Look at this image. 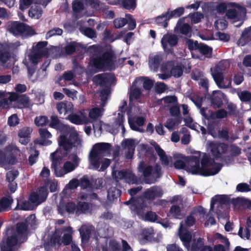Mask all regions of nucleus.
Returning a JSON list of instances; mask_svg holds the SVG:
<instances>
[{
	"label": "nucleus",
	"mask_w": 251,
	"mask_h": 251,
	"mask_svg": "<svg viewBox=\"0 0 251 251\" xmlns=\"http://www.w3.org/2000/svg\"><path fill=\"white\" fill-rule=\"evenodd\" d=\"M184 122L185 123V125L189 127L192 129L198 131V127H199V125L194 123L191 117H186L184 119Z\"/></svg>",
	"instance_id": "nucleus-59"
},
{
	"label": "nucleus",
	"mask_w": 251,
	"mask_h": 251,
	"mask_svg": "<svg viewBox=\"0 0 251 251\" xmlns=\"http://www.w3.org/2000/svg\"><path fill=\"white\" fill-rule=\"evenodd\" d=\"M86 110L79 111L76 113H70L68 119L73 124L75 125H82L89 123V120L86 116Z\"/></svg>",
	"instance_id": "nucleus-14"
},
{
	"label": "nucleus",
	"mask_w": 251,
	"mask_h": 251,
	"mask_svg": "<svg viewBox=\"0 0 251 251\" xmlns=\"http://www.w3.org/2000/svg\"><path fill=\"white\" fill-rule=\"evenodd\" d=\"M103 107L101 106V107H95L90 110L89 117H87L89 120V123L99 120L98 118L101 116L104 110Z\"/></svg>",
	"instance_id": "nucleus-31"
},
{
	"label": "nucleus",
	"mask_w": 251,
	"mask_h": 251,
	"mask_svg": "<svg viewBox=\"0 0 251 251\" xmlns=\"http://www.w3.org/2000/svg\"><path fill=\"white\" fill-rule=\"evenodd\" d=\"M198 50L202 54L206 55L208 57L210 55L212 52V49L203 44H200Z\"/></svg>",
	"instance_id": "nucleus-54"
},
{
	"label": "nucleus",
	"mask_w": 251,
	"mask_h": 251,
	"mask_svg": "<svg viewBox=\"0 0 251 251\" xmlns=\"http://www.w3.org/2000/svg\"><path fill=\"white\" fill-rule=\"evenodd\" d=\"M101 50L100 47L96 45L92 46L88 49L90 52L94 53L91 61L98 69L103 70L110 69L114 65L113 56L109 52L101 54Z\"/></svg>",
	"instance_id": "nucleus-5"
},
{
	"label": "nucleus",
	"mask_w": 251,
	"mask_h": 251,
	"mask_svg": "<svg viewBox=\"0 0 251 251\" xmlns=\"http://www.w3.org/2000/svg\"><path fill=\"white\" fill-rule=\"evenodd\" d=\"M77 210V206L73 202L67 203L64 207L63 205L59 204L58 206V210L61 215H64L65 211L68 213H73L75 211Z\"/></svg>",
	"instance_id": "nucleus-35"
},
{
	"label": "nucleus",
	"mask_w": 251,
	"mask_h": 251,
	"mask_svg": "<svg viewBox=\"0 0 251 251\" xmlns=\"http://www.w3.org/2000/svg\"><path fill=\"white\" fill-rule=\"evenodd\" d=\"M39 152L37 150H30V155L28 157V162L30 165L34 164L37 161Z\"/></svg>",
	"instance_id": "nucleus-62"
},
{
	"label": "nucleus",
	"mask_w": 251,
	"mask_h": 251,
	"mask_svg": "<svg viewBox=\"0 0 251 251\" xmlns=\"http://www.w3.org/2000/svg\"><path fill=\"white\" fill-rule=\"evenodd\" d=\"M154 234V231L152 227L143 229L141 233V238L145 241H151Z\"/></svg>",
	"instance_id": "nucleus-43"
},
{
	"label": "nucleus",
	"mask_w": 251,
	"mask_h": 251,
	"mask_svg": "<svg viewBox=\"0 0 251 251\" xmlns=\"http://www.w3.org/2000/svg\"><path fill=\"white\" fill-rule=\"evenodd\" d=\"M154 148L156 152L160 157V159L162 162V164L165 166H169L170 165V161L171 159V157L168 156L165 151L160 148V147L155 143Z\"/></svg>",
	"instance_id": "nucleus-34"
},
{
	"label": "nucleus",
	"mask_w": 251,
	"mask_h": 251,
	"mask_svg": "<svg viewBox=\"0 0 251 251\" xmlns=\"http://www.w3.org/2000/svg\"><path fill=\"white\" fill-rule=\"evenodd\" d=\"M47 45V42H39L35 46L33 47V51L39 54V55L45 56L47 53L46 49L45 48Z\"/></svg>",
	"instance_id": "nucleus-41"
},
{
	"label": "nucleus",
	"mask_w": 251,
	"mask_h": 251,
	"mask_svg": "<svg viewBox=\"0 0 251 251\" xmlns=\"http://www.w3.org/2000/svg\"><path fill=\"white\" fill-rule=\"evenodd\" d=\"M179 234L181 240L182 241L184 246L189 250V243L192 239V235L190 232L187 231H183L182 230V224L180 223L179 228Z\"/></svg>",
	"instance_id": "nucleus-29"
},
{
	"label": "nucleus",
	"mask_w": 251,
	"mask_h": 251,
	"mask_svg": "<svg viewBox=\"0 0 251 251\" xmlns=\"http://www.w3.org/2000/svg\"><path fill=\"white\" fill-rule=\"evenodd\" d=\"M180 122L178 119L170 118L167 120L165 126L169 130H172L179 125Z\"/></svg>",
	"instance_id": "nucleus-46"
},
{
	"label": "nucleus",
	"mask_w": 251,
	"mask_h": 251,
	"mask_svg": "<svg viewBox=\"0 0 251 251\" xmlns=\"http://www.w3.org/2000/svg\"><path fill=\"white\" fill-rule=\"evenodd\" d=\"M209 147L213 155L217 157L226 152L227 150L226 145L224 143L211 142L209 143Z\"/></svg>",
	"instance_id": "nucleus-26"
},
{
	"label": "nucleus",
	"mask_w": 251,
	"mask_h": 251,
	"mask_svg": "<svg viewBox=\"0 0 251 251\" xmlns=\"http://www.w3.org/2000/svg\"><path fill=\"white\" fill-rule=\"evenodd\" d=\"M166 64L172 76L177 78L182 75L183 68L181 64L172 61L168 62Z\"/></svg>",
	"instance_id": "nucleus-23"
},
{
	"label": "nucleus",
	"mask_w": 251,
	"mask_h": 251,
	"mask_svg": "<svg viewBox=\"0 0 251 251\" xmlns=\"http://www.w3.org/2000/svg\"><path fill=\"white\" fill-rule=\"evenodd\" d=\"M126 173V171H124V170H121V171L113 170L112 172L113 177L117 181H119V180H121V179L125 180Z\"/></svg>",
	"instance_id": "nucleus-60"
},
{
	"label": "nucleus",
	"mask_w": 251,
	"mask_h": 251,
	"mask_svg": "<svg viewBox=\"0 0 251 251\" xmlns=\"http://www.w3.org/2000/svg\"><path fill=\"white\" fill-rule=\"evenodd\" d=\"M161 71L162 72V74L157 75L159 78L162 80H165L172 76L171 73L169 70L166 63L162 65L161 67Z\"/></svg>",
	"instance_id": "nucleus-48"
},
{
	"label": "nucleus",
	"mask_w": 251,
	"mask_h": 251,
	"mask_svg": "<svg viewBox=\"0 0 251 251\" xmlns=\"http://www.w3.org/2000/svg\"><path fill=\"white\" fill-rule=\"evenodd\" d=\"M110 94V90L109 88H106L101 90L100 92V98L102 101L101 106L104 107L105 105V101L108 99V97Z\"/></svg>",
	"instance_id": "nucleus-58"
},
{
	"label": "nucleus",
	"mask_w": 251,
	"mask_h": 251,
	"mask_svg": "<svg viewBox=\"0 0 251 251\" xmlns=\"http://www.w3.org/2000/svg\"><path fill=\"white\" fill-rule=\"evenodd\" d=\"M114 78L113 75L111 74H102L95 75L93 77V81L100 86H105L112 81Z\"/></svg>",
	"instance_id": "nucleus-20"
},
{
	"label": "nucleus",
	"mask_w": 251,
	"mask_h": 251,
	"mask_svg": "<svg viewBox=\"0 0 251 251\" xmlns=\"http://www.w3.org/2000/svg\"><path fill=\"white\" fill-rule=\"evenodd\" d=\"M138 142L136 140L126 139L122 142L123 146L127 150L126 152V157L128 159L132 158L135 151V148Z\"/></svg>",
	"instance_id": "nucleus-18"
},
{
	"label": "nucleus",
	"mask_w": 251,
	"mask_h": 251,
	"mask_svg": "<svg viewBox=\"0 0 251 251\" xmlns=\"http://www.w3.org/2000/svg\"><path fill=\"white\" fill-rule=\"evenodd\" d=\"M177 98L175 96H168L161 99V101L166 107H171L177 103Z\"/></svg>",
	"instance_id": "nucleus-50"
},
{
	"label": "nucleus",
	"mask_w": 251,
	"mask_h": 251,
	"mask_svg": "<svg viewBox=\"0 0 251 251\" xmlns=\"http://www.w3.org/2000/svg\"><path fill=\"white\" fill-rule=\"evenodd\" d=\"M178 37L173 34H165L161 40L162 47L165 50H169L171 48L176 46L178 43Z\"/></svg>",
	"instance_id": "nucleus-15"
},
{
	"label": "nucleus",
	"mask_w": 251,
	"mask_h": 251,
	"mask_svg": "<svg viewBox=\"0 0 251 251\" xmlns=\"http://www.w3.org/2000/svg\"><path fill=\"white\" fill-rule=\"evenodd\" d=\"M90 207L89 203L85 202L79 201L77 205V210H76V214L79 215L81 213H83L87 212Z\"/></svg>",
	"instance_id": "nucleus-49"
},
{
	"label": "nucleus",
	"mask_w": 251,
	"mask_h": 251,
	"mask_svg": "<svg viewBox=\"0 0 251 251\" xmlns=\"http://www.w3.org/2000/svg\"><path fill=\"white\" fill-rule=\"evenodd\" d=\"M204 245V240L201 238L194 239L191 248V251H200Z\"/></svg>",
	"instance_id": "nucleus-45"
},
{
	"label": "nucleus",
	"mask_w": 251,
	"mask_h": 251,
	"mask_svg": "<svg viewBox=\"0 0 251 251\" xmlns=\"http://www.w3.org/2000/svg\"><path fill=\"white\" fill-rule=\"evenodd\" d=\"M84 9L83 0H75L73 3V9L75 12H80Z\"/></svg>",
	"instance_id": "nucleus-56"
},
{
	"label": "nucleus",
	"mask_w": 251,
	"mask_h": 251,
	"mask_svg": "<svg viewBox=\"0 0 251 251\" xmlns=\"http://www.w3.org/2000/svg\"><path fill=\"white\" fill-rule=\"evenodd\" d=\"M107 237H100L99 239H97L98 246L101 248L102 251H103L104 248H106L107 249H109V244L107 243Z\"/></svg>",
	"instance_id": "nucleus-61"
},
{
	"label": "nucleus",
	"mask_w": 251,
	"mask_h": 251,
	"mask_svg": "<svg viewBox=\"0 0 251 251\" xmlns=\"http://www.w3.org/2000/svg\"><path fill=\"white\" fill-rule=\"evenodd\" d=\"M141 94V92L140 89L132 86L131 87L129 99L130 100H133L134 99H138Z\"/></svg>",
	"instance_id": "nucleus-57"
},
{
	"label": "nucleus",
	"mask_w": 251,
	"mask_h": 251,
	"mask_svg": "<svg viewBox=\"0 0 251 251\" xmlns=\"http://www.w3.org/2000/svg\"><path fill=\"white\" fill-rule=\"evenodd\" d=\"M72 228L71 226L63 227L59 229H56L55 233L50 239V244L51 246L57 245L60 246L62 244L64 245H68L72 242Z\"/></svg>",
	"instance_id": "nucleus-8"
},
{
	"label": "nucleus",
	"mask_w": 251,
	"mask_h": 251,
	"mask_svg": "<svg viewBox=\"0 0 251 251\" xmlns=\"http://www.w3.org/2000/svg\"><path fill=\"white\" fill-rule=\"evenodd\" d=\"M41 140L40 141V144L44 146H48L51 144V142L49 139L51 137L50 133L45 128H41L39 130Z\"/></svg>",
	"instance_id": "nucleus-32"
},
{
	"label": "nucleus",
	"mask_w": 251,
	"mask_h": 251,
	"mask_svg": "<svg viewBox=\"0 0 251 251\" xmlns=\"http://www.w3.org/2000/svg\"><path fill=\"white\" fill-rule=\"evenodd\" d=\"M120 148L116 146L113 148L108 143L95 144L90 152L89 162L91 169L104 171L110 165L111 160L104 157H112V159L117 161L120 154Z\"/></svg>",
	"instance_id": "nucleus-3"
},
{
	"label": "nucleus",
	"mask_w": 251,
	"mask_h": 251,
	"mask_svg": "<svg viewBox=\"0 0 251 251\" xmlns=\"http://www.w3.org/2000/svg\"><path fill=\"white\" fill-rule=\"evenodd\" d=\"M164 194L163 189L160 186H153L145 190L143 197L150 201H153L156 199L162 197Z\"/></svg>",
	"instance_id": "nucleus-12"
},
{
	"label": "nucleus",
	"mask_w": 251,
	"mask_h": 251,
	"mask_svg": "<svg viewBox=\"0 0 251 251\" xmlns=\"http://www.w3.org/2000/svg\"><path fill=\"white\" fill-rule=\"evenodd\" d=\"M195 155L184 156L178 154V159L174 163L176 169L185 168L187 172L193 175H200L203 176L215 175L219 173L222 168V165L217 163L205 153L194 151Z\"/></svg>",
	"instance_id": "nucleus-1"
},
{
	"label": "nucleus",
	"mask_w": 251,
	"mask_h": 251,
	"mask_svg": "<svg viewBox=\"0 0 251 251\" xmlns=\"http://www.w3.org/2000/svg\"><path fill=\"white\" fill-rule=\"evenodd\" d=\"M82 241L86 242L95 234V228L91 225H83L79 229Z\"/></svg>",
	"instance_id": "nucleus-22"
},
{
	"label": "nucleus",
	"mask_w": 251,
	"mask_h": 251,
	"mask_svg": "<svg viewBox=\"0 0 251 251\" xmlns=\"http://www.w3.org/2000/svg\"><path fill=\"white\" fill-rule=\"evenodd\" d=\"M175 30H178L180 33L186 36H190L191 34V27L187 24H182V21L179 20L175 29Z\"/></svg>",
	"instance_id": "nucleus-37"
},
{
	"label": "nucleus",
	"mask_w": 251,
	"mask_h": 251,
	"mask_svg": "<svg viewBox=\"0 0 251 251\" xmlns=\"http://www.w3.org/2000/svg\"><path fill=\"white\" fill-rule=\"evenodd\" d=\"M12 99L22 105L23 107H26L29 105L30 100L28 97L25 95H19L15 93H12Z\"/></svg>",
	"instance_id": "nucleus-33"
},
{
	"label": "nucleus",
	"mask_w": 251,
	"mask_h": 251,
	"mask_svg": "<svg viewBox=\"0 0 251 251\" xmlns=\"http://www.w3.org/2000/svg\"><path fill=\"white\" fill-rule=\"evenodd\" d=\"M19 175V172L17 170H12L8 172L6 175V179L8 182L14 181V180Z\"/></svg>",
	"instance_id": "nucleus-64"
},
{
	"label": "nucleus",
	"mask_w": 251,
	"mask_h": 251,
	"mask_svg": "<svg viewBox=\"0 0 251 251\" xmlns=\"http://www.w3.org/2000/svg\"><path fill=\"white\" fill-rule=\"evenodd\" d=\"M51 121L50 123V126L54 128H58L62 127L64 130H65L67 131V133L66 135L62 134V135L65 136L67 138V140L69 142H70V134L73 132L75 131L77 133V132L74 129L73 127H71L70 126L67 125H63L60 122V120L56 116H52L51 117ZM61 135L60 136L61 137ZM60 137L58 139V141L60 140Z\"/></svg>",
	"instance_id": "nucleus-13"
},
{
	"label": "nucleus",
	"mask_w": 251,
	"mask_h": 251,
	"mask_svg": "<svg viewBox=\"0 0 251 251\" xmlns=\"http://www.w3.org/2000/svg\"><path fill=\"white\" fill-rule=\"evenodd\" d=\"M125 181L129 184H137L139 182L140 180L131 171L126 170Z\"/></svg>",
	"instance_id": "nucleus-42"
},
{
	"label": "nucleus",
	"mask_w": 251,
	"mask_h": 251,
	"mask_svg": "<svg viewBox=\"0 0 251 251\" xmlns=\"http://www.w3.org/2000/svg\"><path fill=\"white\" fill-rule=\"evenodd\" d=\"M233 7L228 9L226 16L232 22H239V24L235 25L236 27H240L243 24L246 15V9L243 6L233 3Z\"/></svg>",
	"instance_id": "nucleus-10"
},
{
	"label": "nucleus",
	"mask_w": 251,
	"mask_h": 251,
	"mask_svg": "<svg viewBox=\"0 0 251 251\" xmlns=\"http://www.w3.org/2000/svg\"><path fill=\"white\" fill-rule=\"evenodd\" d=\"M63 30L62 29L59 27H55L50 30H49L46 34V38L48 39L49 38L54 36H59L62 35Z\"/></svg>",
	"instance_id": "nucleus-55"
},
{
	"label": "nucleus",
	"mask_w": 251,
	"mask_h": 251,
	"mask_svg": "<svg viewBox=\"0 0 251 251\" xmlns=\"http://www.w3.org/2000/svg\"><path fill=\"white\" fill-rule=\"evenodd\" d=\"M121 194L120 191L116 187L110 188L107 192V199L109 201H112L117 199Z\"/></svg>",
	"instance_id": "nucleus-47"
},
{
	"label": "nucleus",
	"mask_w": 251,
	"mask_h": 251,
	"mask_svg": "<svg viewBox=\"0 0 251 251\" xmlns=\"http://www.w3.org/2000/svg\"><path fill=\"white\" fill-rule=\"evenodd\" d=\"M26 224L20 223L17 224L16 231L8 237L6 245H1L2 251H13L14 247L18 244L25 241L27 239V229L28 226H33L35 224V216L29 215L25 221Z\"/></svg>",
	"instance_id": "nucleus-4"
},
{
	"label": "nucleus",
	"mask_w": 251,
	"mask_h": 251,
	"mask_svg": "<svg viewBox=\"0 0 251 251\" xmlns=\"http://www.w3.org/2000/svg\"><path fill=\"white\" fill-rule=\"evenodd\" d=\"M170 214L172 217L176 219H181L183 217V214L181 213L180 207L176 205L171 206L170 210Z\"/></svg>",
	"instance_id": "nucleus-51"
},
{
	"label": "nucleus",
	"mask_w": 251,
	"mask_h": 251,
	"mask_svg": "<svg viewBox=\"0 0 251 251\" xmlns=\"http://www.w3.org/2000/svg\"><path fill=\"white\" fill-rule=\"evenodd\" d=\"M141 81L143 82V87L146 90H150L153 85V81L147 77H141L136 79V81Z\"/></svg>",
	"instance_id": "nucleus-53"
},
{
	"label": "nucleus",
	"mask_w": 251,
	"mask_h": 251,
	"mask_svg": "<svg viewBox=\"0 0 251 251\" xmlns=\"http://www.w3.org/2000/svg\"><path fill=\"white\" fill-rule=\"evenodd\" d=\"M48 194L45 187H41L37 192H33L29 196L28 200H17L16 209L23 210H32L42 202L46 201Z\"/></svg>",
	"instance_id": "nucleus-6"
},
{
	"label": "nucleus",
	"mask_w": 251,
	"mask_h": 251,
	"mask_svg": "<svg viewBox=\"0 0 251 251\" xmlns=\"http://www.w3.org/2000/svg\"><path fill=\"white\" fill-rule=\"evenodd\" d=\"M32 132V128L30 127H24L20 129L18 132L19 142L23 145L27 144L30 138V134Z\"/></svg>",
	"instance_id": "nucleus-25"
},
{
	"label": "nucleus",
	"mask_w": 251,
	"mask_h": 251,
	"mask_svg": "<svg viewBox=\"0 0 251 251\" xmlns=\"http://www.w3.org/2000/svg\"><path fill=\"white\" fill-rule=\"evenodd\" d=\"M145 123V119L142 117H134L129 118L128 123L130 128L135 131L140 132H143L142 126Z\"/></svg>",
	"instance_id": "nucleus-21"
},
{
	"label": "nucleus",
	"mask_w": 251,
	"mask_h": 251,
	"mask_svg": "<svg viewBox=\"0 0 251 251\" xmlns=\"http://www.w3.org/2000/svg\"><path fill=\"white\" fill-rule=\"evenodd\" d=\"M184 9L183 7H179L174 10H168L167 12L168 17L170 19L172 18H176L180 16L184 12Z\"/></svg>",
	"instance_id": "nucleus-52"
},
{
	"label": "nucleus",
	"mask_w": 251,
	"mask_h": 251,
	"mask_svg": "<svg viewBox=\"0 0 251 251\" xmlns=\"http://www.w3.org/2000/svg\"><path fill=\"white\" fill-rule=\"evenodd\" d=\"M238 95L242 101H249L251 100V93L248 91H243L238 93Z\"/></svg>",
	"instance_id": "nucleus-63"
},
{
	"label": "nucleus",
	"mask_w": 251,
	"mask_h": 251,
	"mask_svg": "<svg viewBox=\"0 0 251 251\" xmlns=\"http://www.w3.org/2000/svg\"><path fill=\"white\" fill-rule=\"evenodd\" d=\"M70 142L67 138L61 135L58 142L59 147L50 155L51 161V168L57 177H62L64 175L74 171L77 167L71 161H66L61 168L63 158L67 155V151L73 147H77L80 145L81 140L77 133L73 131L70 135Z\"/></svg>",
	"instance_id": "nucleus-2"
},
{
	"label": "nucleus",
	"mask_w": 251,
	"mask_h": 251,
	"mask_svg": "<svg viewBox=\"0 0 251 251\" xmlns=\"http://www.w3.org/2000/svg\"><path fill=\"white\" fill-rule=\"evenodd\" d=\"M226 100V96L220 90L214 91L210 98L211 106L215 108L220 107L223 104V100Z\"/></svg>",
	"instance_id": "nucleus-16"
},
{
	"label": "nucleus",
	"mask_w": 251,
	"mask_h": 251,
	"mask_svg": "<svg viewBox=\"0 0 251 251\" xmlns=\"http://www.w3.org/2000/svg\"><path fill=\"white\" fill-rule=\"evenodd\" d=\"M28 14L31 18L38 19L42 15V10L39 5H34L32 6L29 9Z\"/></svg>",
	"instance_id": "nucleus-40"
},
{
	"label": "nucleus",
	"mask_w": 251,
	"mask_h": 251,
	"mask_svg": "<svg viewBox=\"0 0 251 251\" xmlns=\"http://www.w3.org/2000/svg\"><path fill=\"white\" fill-rule=\"evenodd\" d=\"M162 60L161 55H151L149 58V66L151 70L156 72Z\"/></svg>",
	"instance_id": "nucleus-28"
},
{
	"label": "nucleus",
	"mask_w": 251,
	"mask_h": 251,
	"mask_svg": "<svg viewBox=\"0 0 251 251\" xmlns=\"http://www.w3.org/2000/svg\"><path fill=\"white\" fill-rule=\"evenodd\" d=\"M230 66L227 60H223L219 62L214 68L211 69V74H224V72Z\"/></svg>",
	"instance_id": "nucleus-27"
},
{
	"label": "nucleus",
	"mask_w": 251,
	"mask_h": 251,
	"mask_svg": "<svg viewBox=\"0 0 251 251\" xmlns=\"http://www.w3.org/2000/svg\"><path fill=\"white\" fill-rule=\"evenodd\" d=\"M168 16L167 12L160 16H158L155 18V21L156 23L159 26L166 27L168 26L167 21L170 20Z\"/></svg>",
	"instance_id": "nucleus-44"
},
{
	"label": "nucleus",
	"mask_w": 251,
	"mask_h": 251,
	"mask_svg": "<svg viewBox=\"0 0 251 251\" xmlns=\"http://www.w3.org/2000/svg\"><path fill=\"white\" fill-rule=\"evenodd\" d=\"M9 30L15 36H31L35 34L32 28L27 25L18 22H13L10 25Z\"/></svg>",
	"instance_id": "nucleus-11"
},
{
	"label": "nucleus",
	"mask_w": 251,
	"mask_h": 251,
	"mask_svg": "<svg viewBox=\"0 0 251 251\" xmlns=\"http://www.w3.org/2000/svg\"><path fill=\"white\" fill-rule=\"evenodd\" d=\"M251 41V26L245 29L237 41L238 46H244Z\"/></svg>",
	"instance_id": "nucleus-30"
},
{
	"label": "nucleus",
	"mask_w": 251,
	"mask_h": 251,
	"mask_svg": "<svg viewBox=\"0 0 251 251\" xmlns=\"http://www.w3.org/2000/svg\"><path fill=\"white\" fill-rule=\"evenodd\" d=\"M217 86L220 89H226L231 87V80L225 77L224 74H211Z\"/></svg>",
	"instance_id": "nucleus-17"
},
{
	"label": "nucleus",
	"mask_w": 251,
	"mask_h": 251,
	"mask_svg": "<svg viewBox=\"0 0 251 251\" xmlns=\"http://www.w3.org/2000/svg\"><path fill=\"white\" fill-rule=\"evenodd\" d=\"M13 202L12 197H3L0 200V212L8 211L11 209V204Z\"/></svg>",
	"instance_id": "nucleus-36"
},
{
	"label": "nucleus",
	"mask_w": 251,
	"mask_h": 251,
	"mask_svg": "<svg viewBox=\"0 0 251 251\" xmlns=\"http://www.w3.org/2000/svg\"><path fill=\"white\" fill-rule=\"evenodd\" d=\"M137 170L142 174L145 183L149 184L155 183L162 175L161 168L159 165H148L143 161L140 162Z\"/></svg>",
	"instance_id": "nucleus-7"
},
{
	"label": "nucleus",
	"mask_w": 251,
	"mask_h": 251,
	"mask_svg": "<svg viewBox=\"0 0 251 251\" xmlns=\"http://www.w3.org/2000/svg\"><path fill=\"white\" fill-rule=\"evenodd\" d=\"M140 201H142V200L136 201H131L130 200L125 202L124 203L126 205L129 204V203L131 204L130 209L133 214H137L138 216H142L143 213V209L145 207H146V205H145L143 202L141 203Z\"/></svg>",
	"instance_id": "nucleus-19"
},
{
	"label": "nucleus",
	"mask_w": 251,
	"mask_h": 251,
	"mask_svg": "<svg viewBox=\"0 0 251 251\" xmlns=\"http://www.w3.org/2000/svg\"><path fill=\"white\" fill-rule=\"evenodd\" d=\"M107 243L109 244V249L104 248L103 251H121V245L115 239L107 238Z\"/></svg>",
	"instance_id": "nucleus-39"
},
{
	"label": "nucleus",
	"mask_w": 251,
	"mask_h": 251,
	"mask_svg": "<svg viewBox=\"0 0 251 251\" xmlns=\"http://www.w3.org/2000/svg\"><path fill=\"white\" fill-rule=\"evenodd\" d=\"M6 152L0 150V166L7 169L9 165L14 164L16 162L15 155L20 151L14 145H9L5 149Z\"/></svg>",
	"instance_id": "nucleus-9"
},
{
	"label": "nucleus",
	"mask_w": 251,
	"mask_h": 251,
	"mask_svg": "<svg viewBox=\"0 0 251 251\" xmlns=\"http://www.w3.org/2000/svg\"><path fill=\"white\" fill-rule=\"evenodd\" d=\"M56 108L59 114L66 115L73 112L74 105L71 102L64 100L59 102Z\"/></svg>",
	"instance_id": "nucleus-24"
},
{
	"label": "nucleus",
	"mask_w": 251,
	"mask_h": 251,
	"mask_svg": "<svg viewBox=\"0 0 251 251\" xmlns=\"http://www.w3.org/2000/svg\"><path fill=\"white\" fill-rule=\"evenodd\" d=\"M226 202V198L224 195H217L213 197L211 201L210 210H213L214 206L217 207L222 206Z\"/></svg>",
	"instance_id": "nucleus-38"
}]
</instances>
